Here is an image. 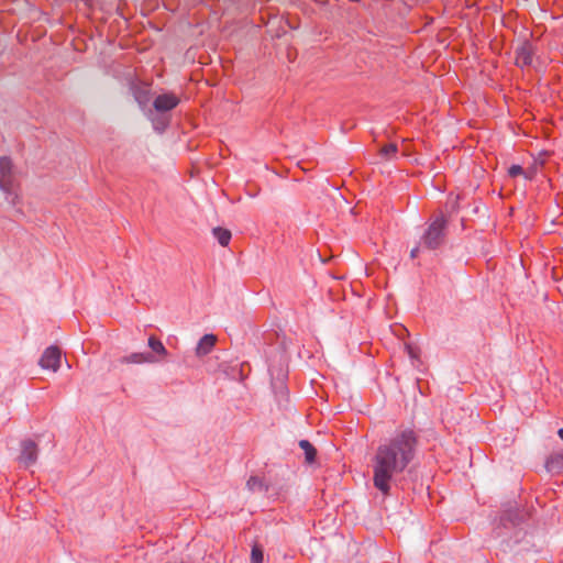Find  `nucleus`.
Returning <instances> with one entry per match:
<instances>
[{
    "mask_svg": "<svg viewBox=\"0 0 563 563\" xmlns=\"http://www.w3.org/2000/svg\"><path fill=\"white\" fill-rule=\"evenodd\" d=\"M37 453V444L33 440L26 439L21 442V454L19 460L25 467H29L36 462Z\"/></svg>",
    "mask_w": 563,
    "mask_h": 563,
    "instance_id": "6",
    "label": "nucleus"
},
{
    "mask_svg": "<svg viewBox=\"0 0 563 563\" xmlns=\"http://www.w3.org/2000/svg\"><path fill=\"white\" fill-rule=\"evenodd\" d=\"M62 360V351L55 346L51 345L43 352L38 364L44 369H52L53 372H57L60 366Z\"/></svg>",
    "mask_w": 563,
    "mask_h": 563,
    "instance_id": "4",
    "label": "nucleus"
},
{
    "mask_svg": "<svg viewBox=\"0 0 563 563\" xmlns=\"http://www.w3.org/2000/svg\"><path fill=\"white\" fill-rule=\"evenodd\" d=\"M179 103V98L174 93H163L155 98L153 107L158 113H165L175 109Z\"/></svg>",
    "mask_w": 563,
    "mask_h": 563,
    "instance_id": "8",
    "label": "nucleus"
},
{
    "mask_svg": "<svg viewBox=\"0 0 563 563\" xmlns=\"http://www.w3.org/2000/svg\"><path fill=\"white\" fill-rule=\"evenodd\" d=\"M420 247H422L420 244L416 247H413L411 251H410V257L411 258H416L420 252Z\"/></svg>",
    "mask_w": 563,
    "mask_h": 563,
    "instance_id": "20",
    "label": "nucleus"
},
{
    "mask_svg": "<svg viewBox=\"0 0 563 563\" xmlns=\"http://www.w3.org/2000/svg\"><path fill=\"white\" fill-rule=\"evenodd\" d=\"M522 520V515L521 512L517 509V508H509V509H506L504 510L503 515L500 516V520H499V523H500V527H498V532L497 534L499 537H504L505 533L501 532V528L503 529H511V528H516Z\"/></svg>",
    "mask_w": 563,
    "mask_h": 563,
    "instance_id": "5",
    "label": "nucleus"
},
{
    "mask_svg": "<svg viewBox=\"0 0 563 563\" xmlns=\"http://www.w3.org/2000/svg\"><path fill=\"white\" fill-rule=\"evenodd\" d=\"M299 446L305 453L306 462L313 463L317 455L314 446L308 440H300Z\"/></svg>",
    "mask_w": 563,
    "mask_h": 563,
    "instance_id": "12",
    "label": "nucleus"
},
{
    "mask_svg": "<svg viewBox=\"0 0 563 563\" xmlns=\"http://www.w3.org/2000/svg\"><path fill=\"white\" fill-rule=\"evenodd\" d=\"M534 47L533 45L526 41L516 49V65L525 68L532 64L534 56Z\"/></svg>",
    "mask_w": 563,
    "mask_h": 563,
    "instance_id": "7",
    "label": "nucleus"
},
{
    "mask_svg": "<svg viewBox=\"0 0 563 563\" xmlns=\"http://www.w3.org/2000/svg\"><path fill=\"white\" fill-rule=\"evenodd\" d=\"M448 219L444 214L435 216L427 225L420 238V245L423 249L434 251L440 249L446 238Z\"/></svg>",
    "mask_w": 563,
    "mask_h": 563,
    "instance_id": "3",
    "label": "nucleus"
},
{
    "mask_svg": "<svg viewBox=\"0 0 563 563\" xmlns=\"http://www.w3.org/2000/svg\"><path fill=\"white\" fill-rule=\"evenodd\" d=\"M406 347H407V350H408V354H409V356H410V357H412V358H413V357H416V352H415V350H413L410 345H407Z\"/></svg>",
    "mask_w": 563,
    "mask_h": 563,
    "instance_id": "21",
    "label": "nucleus"
},
{
    "mask_svg": "<svg viewBox=\"0 0 563 563\" xmlns=\"http://www.w3.org/2000/svg\"><path fill=\"white\" fill-rule=\"evenodd\" d=\"M121 362L126 364L154 363L156 358L152 353H131L123 356Z\"/></svg>",
    "mask_w": 563,
    "mask_h": 563,
    "instance_id": "11",
    "label": "nucleus"
},
{
    "mask_svg": "<svg viewBox=\"0 0 563 563\" xmlns=\"http://www.w3.org/2000/svg\"><path fill=\"white\" fill-rule=\"evenodd\" d=\"M558 434L560 439L563 441V428L559 429Z\"/></svg>",
    "mask_w": 563,
    "mask_h": 563,
    "instance_id": "22",
    "label": "nucleus"
},
{
    "mask_svg": "<svg viewBox=\"0 0 563 563\" xmlns=\"http://www.w3.org/2000/svg\"><path fill=\"white\" fill-rule=\"evenodd\" d=\"M510 177H517L523 174V168L520 165H511L508 169Z\"/></svg>",
    "mask_w": 563,
    "mask_h": 563,
    "instance_id": "19",
    "label": "nucleus"
},
{
    "mask_svg": "<svg viewBox=\"0 0 563 563\" xmlns=\"http://www.w3.org/2000/svg\"><path fill=\"white\" fill-rule=\"evenodd\" d=\"M418 437L411 429L396 431L384 440L372 459L373 485L384 496H388L391 485L397 484L415 460Z\"/></svg>",
    "mask_w": 563,
    "mask_h": 563,
    "instance_id": "1",
    "label": "nucleus"
},
{
    "mask_svg": "<svg viewBox=\"0 0 563 563\" xmlns=\"http://www.w3.org/2000/svg\"><path fill=\"white\" fill-rule=\"evenodd\" d=\"M545 468L552 474L563 473V449L554 452L547 459Z\"/></svg>",
    "mask_w": 563,
    "mask_h": 563,
    "instance_id": "9",
    "label": "nucleus"
},
{
    "mask_svg": "<svg viewBox=\"0 0 563 563\" xmlns=\"http://www.w3.org/2000/svg\"><path fill=\"white\" fill-rule=\"evenodd\" d=\"M252 563H263V551L258 547H253L251 551Z\"/></svg>",
    "mask_w": 563,
    "mask_h": 563,
    "instance_id": "17",
    "label": "nucleus"
},
{
    "mask_svg": "<svg viewBox=\"0 0 563 563\" xmlns=\"http://www.w3.org/2000/svg\"><path fill=\"white\" fill-rule=\"evenodd\" d=\"M217 336L214 334H205L196 346V355L201 357L208 355L214 347Z\"/></svg>",
    "mask_w": 563,
    "mask_h": 563,
    "instance_id": "10",
    "label": "nucleus"
},
{
    "mask_svg": "<svg viewBox=\"0 0 563 563\" xmlns=\"http://www.w3.org/2000/svg\"><path fill=\"white\" fill-rule=\"evenodd\" d=\"M246 486L251 492H261L263 490V481L257 476H251L247 482Z\"/></svg>",
    "mask_w": 563,
    "mask_h": 563,
    "instance_id": "16",
    "label": "nucleus"
},
{
    "mask_svg": "<svg viewBox=\"0 0 563 563\" xmlns=\"http://www.w3.org/2000/svg\"><path fill=\"white\" fill-rule=\"evenodd\" d=\"M397 153V145L387 144L382 148V154L386 157L394 156Z\"/></svg>",
    "mask_w": 563,
    "mask_h": 563,
    "instance_id": "18",
    "label": "nucleus"
},
{
    "mask_svg": "<svg viewBox=\"0 0 563 563\" xmlns=\"http://www.w3.org/2000/svg\"><path fill=\"white\" fill-rule=\"evenodd\" d=\"M147 343H148L150 349L155 354H158V355H162V356L167 354V350L165 349L164 344L161 342V340H158L154 335L148 338V342Z\"/></svg>",
    "mask_w": 563,
    "mask_h": 563,
    "instance_id": "15",
    "label": "nucleus"
},
{
    "mask_svg": "<svg viewBox=\"0 0 563 563\" xmlns=\"http://www.w3.org/2000/svg\"><path fill=\"white\" fill-rule=\"evenodd\" d=\"M151 120L154 129L158 132L165 131L169 123L168 117L164 115L163 113L151 117Z\"/></svg>",
    "mask_w": 563,
    "mask_h": 563,
    "instance_id": "14",
    "label": "nucleus"
},
{
    "mask_svg": "<svg viewBox=\"0 0 563 563\" xmlns=\"http://www.w3.org/2000/svg\"><path fill=\"white\" fill-rule=\"evenodd\" d=\"M212 233L221 246H227L230 243L231 232L229 230L218 227L212 230Z\"/></svg>",
    "mask_w": 563,
    "mask_h": 563,
    "instance_id": "13",
    "label": "nucleus"
},
{
    "mask_svg": "<svg viewBox=\"0 0 563 563\" xmlns=\"http://www.w3.org/2000/svg\"><path fill=\"white\" fill-rule=\"evenodd\" d=\"M0 190L8 203L15 207L20 203V184L16 170L8 156L0 157Z\"/></svg>",
    "mask_w": 563,
    "mask_h": 563,
    "instance_id": "2",
    "label": "nucleus"
}]
</instances>
